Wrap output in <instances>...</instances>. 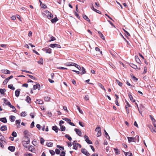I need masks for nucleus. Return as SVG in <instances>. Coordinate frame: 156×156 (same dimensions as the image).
I'll use <instances>...</instances> for the list:
<instances>
[{
  "mask_svg": "<svg viewBox=\"0 0 156 156\" xmlns=\"http://www.w3.org/2000/svg\"><path fill=\"white\" fill-rule=\"evenodd\" d=\"M84 99L86 101H88L89 99V98L87 95H86L84 97Z\"/></svg>",
  "mask_w": 156,
  "mask_h": 156,
  "instance_id": "338daca9",
  "label": "nucleus"
},
{
  "mask_svg": "<svg viewBox=\"0 0 156 156\" xmlns=\"http://www.w3.org/2000/svg\"><path fill=\"white\" fill-rule=\"evenodd\" d=\"M95 131L98 132L101 131V128L100 126H98L95 129Z\"/></svg>",
  "mask_w": 156,
  "mask_h": 156,
  "instance_id": "e433bc0d",
  "label": "nucleus"
},
{
  "mask_svg": "<svg viewBox=\"0 0 156 156\" xmlns=\"http://www.w3.org/2000/svg\"><path fill=\"white\" fill-rule=\"evenodd\" d=\"M101 131L97 133V137H99L101 135Z\"/></svg>",
  "mask_w": 156,
  "mask_h": 156,
  "instance_id": "e2e57ef3",
  "label": "nucleus"
},
{
  "mask_svg": "<svg viewBox=\"0 0 156 156\" xmlns=\"http://www.w3.org/2000/svg\"><path fill=\"white\" fill-rule=\"evenodd\" d=\"M5 91V90L4 89H1L0 90V92L2 94H4V93Z\"/></svg>",
  "mask_w": 156,
  "mask_h": 156,
  "instance_id": "c03bdc74",
  "label": "nucleus"
},
{
  "mask_svg": "<svg viewBox=\"0 0 156 156\" xmlns=\"http://www.w3.org/2000/svg\"><path fill=\"white\" fill-rule=\"evenodd\" d=\"M32 144L35 146H37L38 145V143L37 142L36 140L34 139L32 141Z\"/></svg>",
  "mask_w": 156,
  "mask_h": 156,
  "instance_id": "a211bd4d",
  "label": "nucleus"
},
{
  "mask_svg": "<svg viewBox=\"0 0 156 156\" xmlns=\"http://www.w3.org/2000/svg\"><path fill=\"white\" fill-rule=\"evenodd\" d=\"M50 99V97H45L44 98V100L47 101H49Z\"/></svg>",
  "mask_w": 156,
  "mask_h": 156,
  "instance_id": "6e6d98bb",
  "label": "nucleus"
},
{
  "mask_svg": "<svg viewBox=\"0 0 156 156\" xmlns=\"http://www.w3.org/2000/svg\"><path fill=\"white\" fill-rule=\"evenodd\" d=\"M57 147L60 150L62 151L64 150V148L63 147L60 146L59 145H57Z\"/></svg>",
  "mask_w": 156,
  "mask_h": 156,
  "instance_id": "4d7b16f0",
  "label": "nucleus"
},
{
  "mask_svg": "<svg viewBox=\"0 0 156 156\" xmlns=\"http://www.w3.org/2000/svg\"><path fill=\"white\" fill-rule=\"evenodd\" d=\"M84 138H85V141L88 144H92V141L89 140V137L87 136L86 135H85L84 136Z\"/></svg>",
  "mask_w": 156,
  "mask_h": 156,
  "instance_id": "423d86ee",
  "label": "nucleus"
},
{
  "mask_svg": "<svg viewBox=\"0 0 156 156\" xmlns=\"http://www.w3.org/2000/svg\"><path fill=\"white\" fill-rule=\"evenodd\" d=\"M53 143L51 142H47V145L48 147H51L53 145Z\"/></svg>",
  "mask_w": 156,
  "mask_h": 156,
  "instance_id": "473e14b6",
  "label": "nucleus"
},
{
  "mask_svg": "<svg viewBox=\"0 0 156 156\" xmlns=\"http://www.w3.org/2000/svg\"><path fill=\"white\" fill-rule=\"evenodd\" d=\"M50 39H51V40H50L49 41V42H51V41H55L56 40L55 38L53 36L51 37H50Z\"/></svg>",
  "mask_w": 156,
  "mask_h": 156,
  "instance_id": "de8ad7c7",
  "label": "nucleus"
},
{
  "mask_svg": "<svg viewBox=\"0 0 156 156\" xmlns=\"http://www.w3.org/2000/svg\"><path fill=\"white\" fill-rule=\"evenodd\" d=\"M58 20V19L57 17H55L54 18L52 19L51 21L52 23H55Z\"/></svg>",
  "mask_w": 156,
  "mask_h": 156,
  "instance_id": "7c9ffc66",
  "label": "nucleus"
},
{
  "mask_svg": "<svg viewBox=\"0 0 156 156\" xmlns=\"http://www.w3.org/2000/svg\"><path fill=\"white\" fill-rule=\"evenodd\" d=\"M8 149L11 151L13 152L15 151V147L13 146H9L8 147Z\"/></svg>",
  "mask_w": 156,
  "mask_h": 156,
  "instance_id": "5701e85b",
  "label": "nucleus"
},
{
  "mask_svg": "<svg viewBox=\"0 0 156 156\" xmlns=\"http://www.w3.org/2000/svg\"><path fill=\"white\" fill-rule=\"evenodd\" d=\"M8 87L9 88L12 90H14L15 89V88L13 87V86L12 84L9 85Z\"/></svg>",
  "mask_w": 156,
  "mask_h": 156,
  "instance_id": "f704fd0d",
  "label": "nucleus"
},
{
  "mask_svg": "<svg viewBox=\"0 0 156 156\" xmlns=\"http://www.w3.org/2000/svg\"><path fill=\"white\" fill-rule=\"evenodd\" d=\"M12 136H14V137H16L17 136V134L15 132H13L12 133Z\"/></svg>",
  "mask_w": 156,
  "mask_h": 156,
  "instance_id": "603ef678",
  "label": "nucleus"
},
{
  "mask_svg": "<svg viewBox=\"0 0 156 156\" xmlns=\"http://www.w3.org/2000/svg\"><path fill=\"white\" fill-rule=\"evenodd\" d=\"M73 62H67L64 64L66 66H73Z\"/></svg>",
  "mask_w": 156,
  "mask_h": 156,
  "instance_id": "6ab92c4d",
  "label": "nucleus"
},
{
  "mask_svg": "<svg viewBox=\"0 0 156 156\" xmlns=\"http://www.w3.org/2000/svg\"><path fill=\"white\" fill-rule=\"evenodd\" d=\"M13 77L12 76H11L9 77L6 78L3 82V83L4 85L6 84L9 80Z\"/></svg>",
  "mask_w": 156,
  "mask_h": 156,
  "instance_id": "6e6552de",
  "label": "nucleus"
},
{
  "mask_svg": "<svg viewBox=\"0 0 156 156\" xmlns=\"http://www.w3.org/2000/svg\"><path fill=\"white\" fill-rule=\"evenodd\" d=\"M42 50L43 51H45L47 53L51 54V52H52L51 49L50 48H48L46 49L45 50H44V49H43Z\"/></svg>",
  "mask_w": 156,
  "mask_h": 156,
  "instance_id": "2eb2a0df",
  "label": "nucleus"
},
{
  "mask_svg": "<svg viewBox=\"0 0 156 156\" xmlns=\"http://www.w3.org/2000/svg\"><path fill=\"white\" fill-rule=\"evenodd\" d=\"M100 37L103 40H105V37L104 36L103 34H101L100 35Z\"/></svg>",
  "mask_w": 156,
  "mask_h": 156,
  "instance_id": "0e129e2a",
  "label": "nucleus"
},
{
  "mask_svg": "<svg viewBox=\"0 0 156 156\" xmlns=\"http://www.w3.org/2000/svg\"><path fill=\"white\" fill-rule=\"evenodd\" d=\"M65 137L67 138L70 141H71L72 140V138L68 134H66L65 135Z\"/></svg>",
  "mask_w": 156,
  "mask_h": 156,
  "instance_id": "ea45409f",
  "label": "nucleus"
},
{
  "mask_svg": "<svg viewBox=\"0 0 156 156\" xmlns=\"http://www.w3.org/2000/svg\"><path fill=\"white\" fill-rule=\"evenodd\" d=\"M65 153L64 151H62L60 155V156H65Z\"/></svg>",
  "mask_w": 156,
  "mask_h": 156,
  "instance_id": "774afa93",
  "label": "nucleus"
},
{
  "mask_svg": "<svg viewBox=\"0 0 156 156\" xmlns=\"http://www.w3.org/2000/svg\"><path fill=\"white\" fill-rule=\"evenodd\" d=\"M29 132L27 130H25L24 131V134L27 136L29 135Z\"/></svg>",
  "mask_w": 156,
  "mask_h": 156,
  "instance_id": "864d4df0",
  "label": "nucleus"
},
{
  "mask_svg": "<svg viewBox=\"0 0 156 156\" xmlns=\"http://www.w3.org/2000/svg\"><path fill=\"white\" fill-rule=\"evenodd\" d=\"M116 81L117 83H118V85L120 87H122V83L120 82L119 81V80H116Z\"/></svg>",
  "mask_w": 156,
  "mask_h": 156,
  "instance_id": "58836bf2",
  "label": "nucleus"
},
{
  "mask_svg": "<svg viewBox=\"0 0 156 156\" xmlns=\"http://www.w3.org/2000/svg\"><path fill=\"white\" fill-rule=\"evenodd\" d=\"M27 75L32 79L34 80L35 79V77L33 76L29 75V74H27Z\"/></svg>",
  "mask_w": 156,
  "mask_h": 156,
  "instance_id": "052dcab7",
  "label": "nucleus"
},
{
  "mask_svg": "<svg viewBox=\"0 0 156 156\" xmlns=\"http://www.w3.org/2000/svg\"><path fill=\"white\" fill-rule=\"evenodd\" d=\"M20 89H18L16 90L15 91V95L16 97H18L20 94Z\"/></svg>",
  "mask_w": 156,
  "mask_h": 156,
  "instance_id": "393cba45",
  "label": "nucleus"
},
{
  "mask_svg": "<svg viewBox=\"0 0 156 156\" xmlns=\"http://www.w3.org/2000/svg\"><path fill=\"white\" fill-rule=\"evenodd\" d=\"M9 118L11 122H13L16 119V117L14 116L11 115L10 116Z\"/></svg>",
  "mask_w": 156,
  "mask_h": 156,
  "instance_id": "4be33fe9",
  "label": "nucleus"
},
{
  "mask_svg": "<svg viewBox=\"0 0 156 156\" xmlns=\"http://www.w3.org/2000/svg\"><path fill=\"white\" fill-rule=\"evenodd\" d=\"M26 113L25 112H23L21 113V115L22 116L25 117L26 116Z\"/></svg>",
  "mask_w": 156,
  "mask_h": 156,
  "instance_id": "3c124183",
  "label": "nucleus"
},
{
  "mask_svg": "<svg viewBox=\"0 0 156 156\" xmlns=\"http://www.w3.org/2000/svg\"><path fill=\"white\" fill-rule=\"evenodd\" d=\"M45 13L47 14V17L48 19H50L53 17V16L50 12L48 10L45 11Z\"/></svg>",
  "mask_w": 156,
  "mask_h": 156,
  "instance_id": "20e7f679",
  "label": "nucleus"
},
{
  "mask_svg": "<svg viewBox=\"0 0 156 156\" xmlns=\"http://www.w3.org/2000/svg\"><path fill=\"white\" fill-rule=\"evenodd\" d=\"M98 86L100 87H101V89H103V90H104V91L106 92V90L105 89L104 86L100 83H98Z\"/></svg>",
  "mask_w": 156,
  "mask_h": 156,
  "instance_id": "f3484780",
  "label": "nucleus"
},
{
  "mask_svg": "<svg viewBox=\"0 0 156 156\" xmlns=\"http://www.w3.org/2000/svg\"><path fill=\"white\" fill-rule=\"evenodd\" d=\"M135 59L137 63H140V60L138 57L137 56H135Z\"/></svg>",
  "mask_w": 156,
  "mask_h": 156,
  "instance_id": "79ce46f5",
  "label": "nucleus"
},
{
  "mask_svg": "<svg viewBox=\"0 0 156 156\" xmlns=\"http://www.w3.org/2000/svg\"><path fill=\"white\" fill-rule=\"evenodd\" d=\"M125 155L126 156H132V154L129 152H124Z\"/></svg>",
  "mask_w": 156,
  "mask_h": 156,
  "instance_id": "4c0bfd02",
  "label": "nucleus"
},
{
  "mask_svg": "<svg viewBox=\"0 0 156 156\" xmlns=\"http://www.w3.org/2000/svg\"><path fill=\"white\" fill-rule=\"evenodd\" d=\"M76 107L77 108V109H78L79 111V112L81 114H83V112L82 111L81 109L78 106H76Z\"/></svg>",
  "mask_w": 156,
  "mask_h": 156,
  "instance_id": "a19ab883",
  "label": "nucleus"
},
{
  "mask_svg": "<svg viewBox=\"0 0 156 156\" xmlns=\"http://www.w3.org/2000/svg\"><path fill=\"white\" fill-rule=\"evenodd\" d=\"M131 76L132 79L134 81H137L138 80V79L136 78L133 74L131 75Z\"/></svg>",
  "mask_w": 156,
  "mask_h": 156,
  "instance_id": "b1692460",
  "label": "nucleus"
},
{
  "mask_svg": "<svg viewBox=\"0 0 156 156\" xmlns=\"http://www.w3.org/2000/svg\"><path fill=\"white\" fill-rule=\"evenodd\" d=\"M34 121L32 122L30 125V127L33 128L34 126Z\"/></svg>",
  "mask_w": 156,
  "mask_h": 156,
  "instance_id": "69168bd1",
  "label": "nucleus"
},
{
  "mask_svg": "<svg viewBox=\"0 0 156 156\" xmlns=\"http://www.w3.org/2000/svg\"><path fill=\"white\" fill-rule=\"evenodd\" d=\"M150 118L152 120L153 124L155 128V129H153V127L152 126H149V128L150 129L152 133H156V121L151 116V115H150Z\"/></svg>",
  "mask_w": 156,
  "mask_h": 156,
  "instance_id": "f257e3e1",
  "label": "nucleus"
},
{
  "mask_svg": "<svg viewBox=\"0 0 156 156\" xmlns=\"http://www.w3.org/2000/svg\"><path fill=\"white\" fill-rule=\"evenodd\" d=\"M30 143V140L27 137H24L22 141V144L25 148H28L27 145Z\"/></svg>",
  "mask_w": 156,
  "mask_h": 156,
  "instance_id": "f03ea898",
  "label": "nucleus"
},
{
  "mask_svg": "<svg viewBox=\"0 0 156 156\" xmlns=\"http://www.w3.org/2000/svg\"><path fill=\"white\" fill-rule=\"evenodd\" d=\"M49 152L52 155H53L55 154V151L52 150H50Z\"/></svg>",
  "mask_w": 156,
  "mask_h": 156,
  "instance_id": "5fc2aeb1",
  "label": "nucleus"
},
{
  "mask_svg": "<svg viewBox=\"0 0 156 156\" xmlns=\"http://www.w3.org/2000/svg\"><path fill=\"white\" fill-rule=\"evenodd\" d=\"M130 66L134 69H136L137 68V66L133 64H131Z\"/></svg>",
  "mask_w": 156,
  "mask_h": 156,
  "instance_id": "8fccbe9b",
  "label": "nucleus"
},
{
  "mask_svg": "<svg viewBox=\"0 0 156 156\" xmlns=\"http://www.w3.org/2000/svg\"><path fill=\"white\" fill-rule=\"evenodd\" d=\"M49 46L51 48H54L55 47H57L58 48H61V46L57 44H51L49 45Z\"/></svg>",
  "mask_w": 156,
  "mask_h": 156,
  "instance_id": "39448f33",
  "label": "nucleus"
},
{
  "mask_svg": "<svg viewBox=\"0 0 156 156\" xmlns=\"http://www.w3.org/2000/svg\"><path fill=\"white\" fill-rule=\"evenodd\" d=\"M83 18L85 20H87V21L90 22V20L87 16L86 15H84L83 16Z\"/></svg>",
  "mask_w": 156,
  "mask_h": 156,
  "instance_id": "72a5a7b5",
  "label": "nucleus"
},
{
  "mask_svg": "<svg viewBox=\"0 0 156 156\" xmlns=\"http://www.w3.org/2000/svg\"><path fill=\"white\" fill-rule=\"evenodd\" d=\"M74 130L77 134L80 136L81 135L82 132L80 130L78 129L75 128Z\"/></svg>",
  "mask_w": 156,
  "mask_h": 156,
  "instance_id": "9d476101",
  "label": "nucleus"
},
{
  "mask_svg": "<svg viewBox=\"0 0 156 156\" xmlns=\"http://www.w3.org/2000/svg\"><path fill=\"white\" fill-rule=\"evenodd\" d=\"M40 141L41 144L43 145L44 143V140L42 137H40Z\"/></svg>",
  "mask_w": 156,
  "mask_h": 156,
  "instance_id": "49530a36",
  "label": "nucleus"
},
{
  "mask_svg": "<svg viewBox=\"0 0 156 156\" xmlns=\"http://www.w3.org/2000/svg\"><path fill=\"white\" fill-rule=\"evenodd\" d=\"M32 155V154L30 153H26L24 154V156H31Z\"/></svg>",
  "mask_w": 156,
  "mask_h": 156,
  "instance_id": "680f3d73",
  "label": "nucleus"
},
{
  "mask_svg": "<svg viewBox=\"0 0 156 156\" xmlns=\"http://www.w3.org/2000/svg\"><path fill=\"white\" fill-rule=\"evenodd\" d=\"M81 70H82V74H83L86 73V72L85 70L83 67H82V68H81Z\"/></svg>",
  "mask_w": 156,
  "mask_h": 156,
  "instance_id": "09e8293b",
  "label": "nucleus"
},
{
  "mask_svg": "<svg viewBox=\"0 0 156 156\" xmlns=\"http://www.w3.org/2000/svg\"><path fill=\"white\" fill-rule=\"evenodd\" d=\"M7 129V126H2L0 129L2 131H5Z\"/></svg>",
  "mask_w": 156,
  "mask_h": 156,
  "instance_id": "c756f323",
  "label": "nucleus"
},
{
  "mask_svg": "<svg viewBox=\"0 0 156 156\" xmlns=\"http://www.w3.org/2000/svg\"><path fill=\"white\" fill-rule=\"evenodd\" d=\"M127 138L129 143L135 141V137H127Z\"/></svg>",
  "mask_w": 156,
  "mask_h": 156,
  "instance_id": "9b49d317",
  "label": "nucleus"
},
{
  "mask_svg": "<svg viewBox=\"0 0 156 156\" xmlns=\"http://www.w3.org/2000/svg\"><path fill=\"white\" fill-rule=\"evenodd\" d=\"M2 73L5 74H9L10 73V72L8 70L6 69H2L1 70Z\"/></svg>",
  "mask_w": 156,
  "mask_h": 156,
  "instance_id": "1a4fd4ad",
  "label": "nucleus"
},
{
  "mask_svg": "<svg viewBox=\"0 0 156 156\" xmlns=\"http://www.w3.org/2000/svg\"><path fill=\"white\" fill-rule=\"evenodd\" d=\"M128 96L131 101L133 102H134L135 101V100L133 99V96L130 93H129L128 94Z\"/></svg>",
  "mask_w": 156,
  "mask_h": 156,
  "instance_id": "dca6fc26",
  "label": "nucleus"
},
{
  "mask_svg": "<svg viewBox=\"0 0 156 156\" xmlns=\"http://www.w3.org/2000/svg\"><path fill=\"white\" fill-rule=\"evenodd\" d=\"M60 129L62 131H64L66 129V128L65 126H60Z\"/></svg>",
  "mask_w": 156,
  "mask_h": 156,
  "instance_id": "a18cd8bd",
  "label": "nucleus"
},
{
  "mask_svg": "<svg viewBox=\"0 0 156 156\" xmlns=\"http://www.w3.org/2000/svg\"><path fill=\"white\" fill-rule=\"evenodd\" d=\"M0 120L1 122L4 123H6L7 122V120L5 118H1L0 119Z\"/></svg>",
  "mask_w": 156,
  "mask_h": 156,
  "instance_id": "2f4dec72",
  "label": "nucleus"
},
{
  "mask_svg": "<svg viewBox=\"0 0 156 156\" xmlns=\"http://www.w3.org/2000/svg\"><path fill=\"white\" fill-rule=\"evenodd\" d=\"M3 100L4 101V103L6 105H8V106H9L11 105V104L10 102L8 101L7 100H6L5 98L3 99Z\"/></svg>",
  "mask_w": 156,
  "mask_h": 156,
  "instance_id": "ddd939ff",
  "label": "nucleus"
},
{
  "mask_svg": "<svg viewBox=\"0 0 156 156\" xmlns=\"http://www.w3.org/2000/svg\"><path fill=\"white\" fill-rule=\"evenodd\" d=\"M114 150L115 154H120V152L117 148H114Z\"/></svg>",
  "mask_w": 156,
  "mask_h": 156,
  "instance_id": "c9c22d12",
  "label": "nucleus"
},
{
  "mask_svg": "<svg viewBox=\"0 0 156 156\" xmlns=\"http://www.w3.org/2000/svg\"><path fill=\"white\" fill-rule=\"evenodd\" d=\"M73 148L74 149L76 150L78 147L80 148L81 147V145L78 143H76V141L73 142Z\"/></svg>",
  "mask_w": 156,
  "mask_h": 156,
  "instance_id": "7ed1b4c3",
  "label": "nucleus"
},
{
  "mask_svg": "<svg viewBox=\"0 0 156 156\" xmlns=\"http://www.w3.org/2000/svg\"><path fill=\"white\" fill-rule=\"evenodd\" d=\"M33 88L34 90H36L38 89L40 90V86L39 84L37 83L36 85H34L33 86Z\"/></svg>",
  "mask_w": 156,
  "mask_h": 156,
  "instance_id": "f8f14e48",
  "label": "nucleus"
},
{
  "mask_svg": "<svg viewBox=\"0 0 156 156\" xmlns=\"http://www.w3.org/2000/svg\"><path fill=\"white\" fill-rule=\"evenodd\" d=\"M36 102L37 104L40 105H42L43 104V101L40 99H38L37 100Z\"/></svg>",
  "mask_w": 156,
  "mask_h": 156,
  "instance_id": "412c9836",
  "label": "nucleus"
},
{
  "mask_svg": "<svg viewBox=\"0 0 156 156\" xmlns=\"http://www.w3.org/2000/svg\"><path fill=\"white\" fill-rule=\"evenodd\" d=\"M81 151L83 153L86 155L87 156H89L90 155L89 153L85 149L83 148H82L81 149Z\"/></svg>",
  "mask_w": 156,
  "mask_h": 156,
  "instance_id": "0eeeda50",
  "label": "nucleus"
},
{
  "mask_svg": "<svg viewBox=\"0 0 156 156\" xmlns=\"http://www.w3.org/2000/svg\"><path fill=\"white\" fill-rule=\"evenodd\" d=\"M9 107L12 109V112H16V109L14 106L11 105Z\"/></svg>",
  "mask_w": 156,
  "mask_h": 156,
  "instance_id": "c85d7f7f",
  "label": "nucleus"
},
{
  "mask_svg": "<svg viewBox=\"0 0 156 156\" xmlns=\"http://www.w3.org/2000/svg\"><path fill=\"white\" fill-rule=\"evenodd\" d=\"M52 129L55 131L56 133H57L58 131V129L57 127L56 126H54L52 128Z\"/></svg>",
  "mask_w": 156,
  "mask_h": 156,
  "instance_id": "bb28decb",
  "label": "nucleus"
},
{
  "mask_svg": "<svg viewBox=\"0 0 156 156\" xmlns=\"http://www.w3.org/2000/svg\"><path fill=\"white\" fill-rule=\"evenodd\" d=\"M91 8L92 10H94L95 12L100 14H101V12L100 11L94 8L93 5H92V7H91Z\"/></svg>",
  "mask_w": 156,
  "mask_h": 156,
  "instance_id": "aec40b11",
  "label": "nucleus"
},
{
  "mask_svg": "<svg viewBox=\"0 0 156 156\" xmlns=\"http://www.w3.org/2000/svg\"><path fill=\"white\" fill-rule=\"evenodd\" d=\"M55 151L56 153L58 154H60V150H58V149H55Z\"/></svg>",
  "mask_w": 156,
  "mask_h": 156,
  "instance_id": "13d9d810",
  "label": "nucleus"
},
{
  "mask_svg": "<svg viewBox=\"0 0 156 156\" xmlns=\"http://www.w3.org/2000/svg\"><path fill=\"white\" fill-rule=\"evenodd\" d=\"M37 63L39 64H43V61L42 59L41 58L39 61L37 62Z\"/></svg>",
  "mask_w": 156,
  "mask_h": 156,
  "instance_id": "37998d69",
  "label": "nucleus"
},
{
  "mask_svg": "<svg viewBox=\"0 0 156 156\" xmlns=\"http://www.w3.org/2000/svg\"><path fill=\"white\" fill-rule=\"evenodd\" d=\"M29 150L32 152H34L35 151V149L33 146H30L28 148Z\"/></svg>",
  "mask_w": 156,
  "mask_h": 156,
  "instance_id": "4468645a",
  "label": "nucleus"
},
{
  "mask_svg": "<svg viewBox=\"0 0 156 156\" xmlns=\"http://www.w3.org/2000/svg\"><path fill=\"white\" fill-rule=\"evenodd\" d=\"M62 119L63 120L66 121L69 124L71 122V120L69 119L63 118H62Z\"/></svg>",
  "mask_w": 156,
  "mask_h": 156,
  "instance_id": "cd10ccee",
  "label": "nucleus"
},
{
  "mask_svg": "<svg viewBox=\"0 0 156 156\" xmlns=\"http://www.w3.org/2000/svg\"><path fill=\"white\" fill-rule=\"evenodd\" d=\"M31 98L28 96H27L26 97V101L29 104L31 103Z\"/></svg>",
  "mask_w": 156,
  "mask_h": 156,
  "instance_id": "a878e982",
  "label": "nucleus"
},
{
  "mask_svg": "<svg viewBox=\"0 0 156 156\" xmlns=\"http://www.w3.org/2000/svg\"><path fill=\"white\" fill-rule=\"evenodd\" d=\"M21 122V120L20 119L17 120L16 121V124H20Z\"/></svg>",
  "mask_w": 156,
  "mask_h": 156,
  "instance_id": "bf43d9fd",
  "label": "nucleus"
}]
</instances>
